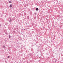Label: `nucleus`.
<instances>
[{"label": "nucleus", "mask_w": 63, "mask_h": 63, "mask_svg": "<svg viewBox=\"0 0 63 63\" xmlns=\"http://www.w3.org/2000/svg\"><path fill=\"white\" fill-rule=\"evenodd\" d=\"M29 55L30 56H32V54H31V53L30 54H29Z\"/></svg>", "instance_id": "20e7f679"}, {"label": "nucleus", "mask_w": 63, "mask_h": 63, "mask_svg": "<svg viewBox=\"0 0 63 63\" xmlns=\"http://www.w3.org/2000/svg\"><path fill=\"white\" fill-rule=\"evenodd\" d=\"M9 7L10 8H12V4H11L10 5Z\"/></svg>", "instance_id": "f257e3e1"}, {"label": "nucleus", "mask_w": 63, "mask_h": 63, "mask_svg": "<svg viewBox=\"0 0 63 63\" xmlns=\"http://www.w3.org/2000/svg\"><path fill=\"white\" fill-rule=\"evenodd\" d=\"M35 15H37V13H35Z\"/></svg>", "instance_id": "9d476101"}, {"label": "nucleus", "mask_w": 63, "mask_h": 63, "mask_svg": "<svg viewBox=\"0 0 63 63\" xmlns=\"http://www.w3.org/2000/svg\"><path fill=\"white\" fill-rule=\"evenodd\" d=\"M9 38H11V35H9Z\"/></svg>", "instance_id": "6e6552de"}, {"label": "nucleus", "mask_w": 63, "mask_h": 63, "mask_svg": "<svg viewBox=\"0 0 63 63\" xmlns=\"http://www.w3.org/2000/svg\"><path fill=\"white\" fill-rule=\"evenodd\" d=\"M26 24H27V23H26Z\"/></svg>", "instance_id": "ddd939ff"}, {"label": "nucleus", "mask_w": 63, "mask_h": 63, "mask_svg": "<svg viewBox=\"0 0 63 63\" xmlns=\"http://www.w3.org/2000/svg\"><path fill=\"white\" fill-rule=\"evenodd\" d=\"M10 56H8V57H7V58H10Z\"/></svg>", "instance_id": "1a4fd4ad"}, {"label": "nucleus", "mask_w": 63, "mask_h": 63, "mask_svg": "<svg viewBox=\"0 0 63 63\" xmlns=\"http://www.w3.org/2000/svg\"><path fill=\"white\" fill-rule=\"evenodd\" d=\"M26 24H27V23H26Z\"/></svg>", "instance_id": "f8f14e48"}, {"label": "nucleus", "mask_w": 63, "mask_h": 63, "mask_svg": "<svg viewBox=\"0 0 63 63\" xmlns=\"http://www.w3.org/2000/svg\"><path fill=\"white\" fill-rule=\"evenodd\" d=\"M3 47L4 48H5V45L3 46Z\"/></svg>", "instance_id": "7ed1b4c3"}, {"label": "nucleus", "mask_w": 63, "mask_h": 63, "mask_svg": "<svg viewBox=\"0 0 63 63\" xmlns=\"http://www.w3.org/2000/svg\"><path fill=\"white\" fill-rule=\"evenodd\" d=\"M10 22H12V21H12V19H11V18H10Z\"/></svg>", "instance_id": "f03ea898"}, {"label": "nucleus", "mask_w": 63, "mask_h": 63, "mask_svg": "<svg viewBox=\"0 0 63 63\" xmlns=\"http://www.w3.org/2000/svg\"><path fill=\"white\" fill-rule=\"evenodd\" d=\"M36 11H38V8H36Z\"/></svg>", "instance_id": "39448f33"}, {"label": "nucleus", "mask_w": 63, "mask_h": 63, "mask_svg": "<svg viewBox=\"0 0 63 63\" xmlns=\"http://www.w3.org/2000/svg\"><path fill=\"white\" fill-rule=\"evenodd\" d=\"M9 3H12V2H11V1H9Z\"/></svg>", "instance_id": "0eeeda50"}, {"label": "nucleus", "mask_w": 63, "mask_h": 63, "mask_svg": "<svg viewBox=\"0 0 63 63\" xmlns=\"http://www.w3.org/2000/svg\"><path fill=\"white\" fill-rule=\"evenodd\" d=\"M0 26H1V24H0Z\"/></svg>", "instance_id": "9b49d317"}, {"label": "nucleus", "mask_w": 63, "mask_h": 63, "mask_svg": "<svg viewBox=\"0 0 63 63\" xmlns=\"http://www.w3.org/2000/svg\"><path fill=\"white\" fill-rule=\"evenodd\" d=\"M53 62L55 63V62H56V60H54V61H53Z\"/></svg>", "instance_id": "423d86ee"}]
</instances>
